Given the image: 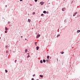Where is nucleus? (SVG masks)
Returning <instances> with one entry per match:
<instances>
[{
  "label": "nucleus",
  "instance_id": "8",
  "mask_svg": "<svg viewBox=\"0 0 80 80\" xmlns=\"http://www.w3.org/2000/svg\"><path fill=\"white\" fill-rule=\"evenodd\" d=\"M46 62V60H45V59L43 60V62H44V63H45Z\"/></svg>",
  "mask_w": 80,
  "mask_h": 80
},
{
  "label": "nucleus",
  "instance_id": "6",
  "mask_svg": "<svg viewBox=\"0 0 80 80\" xmlns=\"http://www.w3.org/2000/svg\"><path fill=\"white\" fill-rule=\"evenodd\" d=\"M27 54H28V56L27 57V58H28V57H30V55H29V53H28Z\"/></svg>",
  "mask_w": 80,
  "mask_h": 80
},
{
  "label": "nucleus",
  "instance_id": "10",
  "mask_svg": "<svg viewBox=\"0 0 80 80\" xmlns=\"http://www.w3.org/2000/svg\"><path fill=\"white\" fill-rule=\"evenodd\" d=\"M5 29L6 30H8V28H7V27L5 28Z\"/></svg>",
  "mask_w": 80,
  "mask_h": 80
},
{
  "label": "nucleus",
  "instance_id": "22",
  "mask_svg": "<svg viewBox=\"0 0 80 80\" xmlns=\"http://www.w3.org/2000/svg\"><path fill=\"white\" fill-rule=\"evenodd\" d=\"M33 77H34V76H35V74H34L33 75Z\"/></svg>",
  "mask_w": 80,
  "mask_h": 80
},
{
  "label": "nucleus",
  "instance_id": "20",
  "mask_svg": "<svg viewBox=\"0 0 80 80\" xmlns=\"http://www.w3.org/2000/svg\"><path fill=\"white\" fill-rule=\"evenodd\" d=\"M7 47H8V46H6V48H7Z\"/></svg>",
  "mask_w": 80,
  "mask_h": 80
},
{
  "label": "nucleus",
  "instance_id": "25",
  "mask_svg": "<svg viewBox=\"0 0 80 80\" xmlns=\"http://www.w3.org/2000/svg\"><path fill=\"white\" fill-rule=\"evenodd\" d=\"M6 53H8V51H7L6 52Z\"/></svg>",
  "mask_w": 80,
  "mask_h": 80
},
{
  "label": "nucleus",
  "instance_id": "24",
  "mask_svg": "<svg viewBox=\"0 0 80 80\" xmlns=\"http://www.w3.org/2000/svg\"><path fill=\"white\" fill-rule=\"evenodd\" d=\"M8 24H10V22H8Z\"/></svg>",
  "mask_w": 80,
  "mask_h": 80
},
{
  "label": "nucleus",
  "instance_id": "4",
  "mask_svg": "<svg viewBox=\"0 0 80 80\" xmlns=\"http://www.w3.org/2000/svg\"><path fill=\"white\" fill-rule=\"evenodd\" d=\"M65 10H66L65 8H62V11H65Z\"/></svg>",
  "mask_w": 80,
  "mask_h": 80
},
{
  "label": "nucleus",
  "instance_id": "5",
  "mask_svg": "<svg viewBox=\"0 0 80 80\" xmlns=\"http://www.w3.org/2000/svg\"><path fill=\"white\" fill-rule=\"evenodd\" d=\"M36 49L37 50H38V49H39V47L38 46L36 47Z\"/></svg>",
  "mask_w": 80,
  "mask_h": 80
},
{
  "label": "nucleus",
  "instance_id": "14",
  "mask_svg": "<svg viewBox=\"0 0 80 80\" xmlns=\"http://www.w3.org/2000/svg\"><path fill=\"white\" fill-rule=\"evenodd\" d=\"M40 77H43V75H40Z\"/></svg>",
  "mask_w": 80,
  "mask_h": 80
},
{
  "label": "nucleus",
  "instance_id": "34",
  "mask_svg": "<svg viewBox=\"0 0 80 80\" xmlns=\"http://www.w3.org/2000/svg\"><path fill=\"white\" fill-rule=\"evenodd\" d=\"M21 37H22V36H21Z\"/></svg>",
  "mask_w": 80,
  "mask_h": 80
},
{
  "label": "nucleus",
  "instance_id": "35",
  "mask_svg": "<svg viewBox=\"0 0 80 80\" xmlns=\"http://www.w3.org/2000/svg\"><path fill=\"white\" fill-rule=\"evenodd\" d=\"M0 39H1V38L0 37Z\"/></svg>",
  "mask_w": 80,
  "mask_h": 80
},
{
  "label": "nucleus",
  "instance_id": "15",
  "mask_svg": "<svg viewBox=\"0 0 80 80\" xmlns=\"http://www.w3.org/2000/svg\"><path fill=\"white\" fill-rule=\"evenodd\" d=\"M80 32V30H78L77 31V33H79V32Z\"/></svg>",
  "mask_w": 80,
  "mask_h": 80
},
{
  "label": "nucleus",
  "instance_id": "27",
  "mask_svg": "<svg viewBox=\"0 0 80 80\" xmlns=\"http://www.w3.org/2000/svg\"><path fill=\"white\" fill-rule=\"evenodd\" d=\"M35 12H33V15H34V14H35Z\"/></svg>",
  "mask_w": 80,
  "mask_h": 80
},
{
  "label": "nucleus",
  "instance_id": "29",
  "mask_svg": "<svg viewBox=\"0 0 80 80\" xmlns=\"http://www.w3.org/2000/svg\"><path fill=\"white\" fill-rule=\"evenodd\" d=\"M20 2H22V1H23V0H20Z\"/></svg>",
  "mask_w": 80,
  "mask_h": 80
},
{
  "label": "nucleus",
  "instance_id": "32",
  "mask_svg": "<svg viewBox=\"0 0 80 80\" xmlns=\"http://www.w3.org/2000/svg\"><path fill=\"white\" fill-rule=\"evenodd\" d=\"M7 7V5H6V7Z\"/></svg>",
  "mask_w": 80,
  "mask_h": 80
},
{
  "label": "nucleus",
  "instance_id": "11",
  "mask_svg": "<svg viewBox=\"0 0 80 80\" xmlns=\"http://www.w3.org/2000/svg\"><path fill=\"white\" fill-rule=\"evenodd\" d=\"M40 63H43V61H42V60H41L40 61Z\"/></svg>",
  "mask_w": 80,
  "mask_h": 80
},
{
  "label": "nucleus",
  "instance_id": "18",
  "mask_svg": "<svg viewBox=\"0 0 80 80\" xmlns=\"http://www.w3.org/2000/svg\"><path fill=\"white\" fill-rule=\"evenodd\" d=\"M37 1H38V0H35V2H37Z\"/></svg>",
  "mask_w": 80,
  "mask_h": 80
},
{
  "label": "nucleus",
  "instance_id": "17",
  "mask_svg": "<svg viewBox=\"0 0 80 80\" xmlns=\"http://www.w3.org/2000/svg\"><path fill=\"white\" fill-rule=\"evenodd\" d=\"M5 71L6 72H8V71L6 69L5 70Z\"/></svg>",
  "mask_w": 80,
  "mask_h": 80
},
{
  "label": "nucleus",
  "instance_id": "30",
  "mask_svg": "<svg viewBox=\"0 0 80 80\" xmlns=\"http://www.w3.org/2000/svg\"><path fill=\"white\" fill-rule=\"evenodd\" d=\"M22 60H21V63H22Z\"/></svg>",
  "mask_w": 80,
  "mask_h": 80
},
{
  "label": "nucleus",
  "instance_id": "13",
  "mask_svg": "<svg viewBox=\"0 0 80 80\" xmlns=\"http://www.w3.org/2000/svg\"><path fill=\"white\" fill-rule=\"evenodd\" d=\"M27 49H26L25 50V52L27 53Z\"/></svg>",
  "mask_w": 80,
  "mask_h": 80
},
{
  "label": "nucleus",
  "instance_id": "12",
  "mask_svg": "<svg viewBox=\"0 0 80 80\" xmlns=\"http://www.w3.org/2000/svg\"><path fill=\"white\" fill-rule=\"evenodd\" d=\"M50 57V56H48L47 57V58H48V59H49V58Z\"/></svg>",
  "mask_w": 80,
  "mask_h": 80
},
{
  "label": "nucleus",
  "instance_id": "2",
  "mask_svg": "<svg viewBox=\"0 0 80 80\" xmlns=\"http://www.w3.org/2000/svg\"><path fill=\"white\" fill-rule=\"evenodd\" d=\"M44 2H40V4H41V5H43V4L44 3Z\"/></svg>",
  "mask_w": 80,
  "mask_h": 80
},
{
  "label": "nucleus",
  "instance_id": "1",
  "mask_svg": "<svg viewBox=\"0 0 80 80\" xmlns=\"http://www.w3.org/2000/svg\"><path fill=\"white\" fill-rule=\"evenodd\" d=\"M40 37V34L38 35L36 37V38H38V37Z\"/></svg>",
  "mask_w": 80,
  "mask_h": 80
},
{
  "label": "nucleus",
  "instance_id": "28",
  "mask_svg": "<svg viewBox=\"0 0 80 80\" xmlns=\"http://www.w3.org/2000/svg\"><path fill=\"white\" fill-rule=\"evenodd\" d=\"M35 44H37V42H35Z\"/></svg>",
  "mask_w": 80,
  "mask_h": 80
},
{
  "label": "nucleus",
  "instance_id": "9",
  "mask_svg": "<svg viewBox=\"0 0 80 80\" xmlns=\"http://www.w3.org/2000/svg\"><path fill=\"white\" fill-rule=\"evenodd\" d=\"M43 13H47V12H46L45 11H44L43 12Z\"/></svg>",
  "mask_w": 80,
  "mask_h": 80
},
{
  "label": "nucleus",
  "instance_id": "21",
  "mask_svg": "<svg viewBox=\"0 0 80 80\" xmlns=\"http://www.w3.org/2000/svg\"><path fill=\"white\" fill-rule=\"evenodd\" d=\"M15 63H16V62H17V60H15Z\"/></svg>",
  "mask_w": 80,
  "mask_h": 80
},
{
  "label": "nucleus",
  "instance_id": "23",
  "mask_svg": "<svg viewBox=\"0 0 80 80\" xmlns=\"http://www.w3.org/2000/svg\"><path fill=\"white\" fill-rule=\"evenodd\" d=\"M43 14H42L41 16H43Z\"/></svg>",
  "mask_w": 80,
  "mask_h": 80
},
{
  "label": "nucleus",
  "instance_id": "26",
  "mask_svg": "<svg viewBox=\"0 0 80 80\" xmlns=\"http://www.w3.org/2000/svg\"><path fill=\"white\" fill-rule=\"evenodd\" d=\"M34 80V79L33 78H32V80Z\"/></svg>",
  "mask_w": 80,
  "mask_h": 80
},
{
  "label": "nucleus",
  "instance_id": "33",
  "mask_svg": "<svg viewBox=\"0 0 80 80\" xmlns=\"http://www.w3.org/2000/svg\"><path fill=\"white\" fill-rule=\"evenodd\" d=\"M25 40H27V39H26V38L25 39Z\"/></svg>",
  "mask_w": 80,
  "mask_h": 80
},
{
  "label": "nucleus",
  "instance_id": "38",
  "mask_svg": "<svg viewBox=\"0 0 80 80\" xmlns=\"http://www.w3.org/2000/svg\"><path fill=\"white\" fill-rule=\"evenodd\" d=\"M31 6H32V5H31Z\"/></svg>",
  "mask_w": 80,
  "mask_h": 80
},
{
  "label": "nucleus",
  "instance_id": "7",
  "mask_svg": "<svg viewBox=\"0 0 80 80\" xmlns=\"http://www.w3.org/2000/svg\"><path fill=\"white\" fill-rule=\"evenodd\" d=\"M28 22H29V23H30V22H31V20L30 19H28Z\"/></svg>",
  "mask_w": 80,
  "mask_h": 80
},
{
  "label": "nucleus",
  "instance_id": "3",
  "mask_svg": "<svg viewBox=\"0 0 80 80\" xmlns=\"http://www.w3.org/2000/svg\"><path fill=\"white\" fill-rule=\"evenodd\" d=\"M77 12H75L73 15V17H75V16L76 15V14H77Z\"/></svg>",
  "mask_w": 80,
  "mask_h": 80
},
{
  "label": "nucleus",
  "instance_id": "31",
  "mask_svg": "<svg viewBox=\"0 0 80 80\" xmlns=\"http://www.w3.org/2000/svg\"><path fill=\"white\" fill-rule=\"evenodd\" d=\"M60 36V35H58L57 36V37H58V36Z\"/></svg>",
  "mask_w": 80,
  "mask_h": 80
},
{
  "label": "nucleus",
  "instance_id": "36",
  "mask_svg": "<svg viewBox=\"0 0 80 80\" xmlns=\"http://www.w3.org/2000/svg\"><path fill=\"white\" fill-rule=\"evenodd\" d=\"M36 80H39V79H37Z\"/></svg>",
  "mask_w": 80,
  "mask_h": 80
},
{
  "label": "nucleus",
  "instance_id": "16",
  "mask_svg": "<svg viewBox=\"0 0 80 80\" xmlns=\"http://www.w3.org/2000/svg\"><path fill=\"white\" fill-rule=\"evenodd\" d=\"M61 53L62 54H63V53H64V52H61Z\"/></svg>",
  "mask_w": 80,
  "mask_h": 80
},
{
  "label": "nucleus",
  "instance_id": "19",
  "mask_svg": "<svg viewBox=\"0 0 80 80\" xmlns=\"http://www.w3.org/2000/svg\"><path fill=\"white\" fill-rule=\"evenodd\" d=\"M5 32L6 33H7V31H5Z\"/></svg>",
  "mask_w": 80,
  "mask_h": 80
},
{
  "label": "nucleus",
  "instance_id": "37",
  "mask_svg": "<svg viewBox=\"0 0 80 80\" xmlns=\"http://www.w3.org/2000/svg\"><path fill=\"white\" fill-rule=\"evenodd\" d=\"M31 6H32V5H31Z\"/></svg>",
  "mask_w": 80,
  "mask_h": 80
}]
</instances>
